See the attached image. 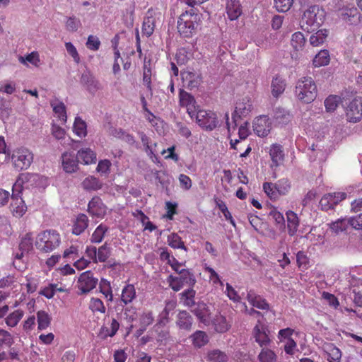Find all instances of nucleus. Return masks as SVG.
I'll return each instance as SVG.
<instances>
[{
  "label": "nucleus",
  "mask_w": 362,
  "mask_h": 362,
  "mask_svg": "<svg viewBox=\"0 0 362 362\" xmlns=\"http://www.w3.org/2000/svg\"><path fill=\"white\" fill-rule=\"evenodd\" d=\"M20 250L23 252H28L33 248V238L29 233L26 234L19 244Z\"/></svg>",
  "instance_id": "774afa93"
},
{
  "label": "nucleus",
  "mask_w": 362,
  "mask_h": 362,
  "mask_svg": "<svg viewBox=\"0 0 362 362\" xmlns=\"http://www.w3.org/2000/svg\"><path fill=\"white\" fill-rule=\"evenodd\" d=\"M177 274L179 276H175L170 274L167 278V282L169 286L174 291H179L185 286H193L195 284V277L189 269H182Z\"/></svg>",
  "instance_id": "39448f33"
},
{
  "label": "nucleus",
  "mask_w": 362,
  "mask_h": 362,
  "mask_svg": "<svg viewBox=\"0 0 362 362\" xmlns=\"http://www.w3.org/2000/svg\"><path fill=\"white\" fill-rule=\"evenodd\" d=\"M11 160L16 170H26L33 161V153L27 148H17L13 151Z\"/></svg>",
  "instance_id": "423d86ee"
},
{
  "label": "nucleus",
  "mask_w": 362,
  "mask_h": 362,
  "mask_svg": "<svg viewBox=\"0 0 362 362\" xmlns=\"http://www.w3.org/2000/svg\"><path fill=\"white\" fill-rule=\"evenodd\" d=\"M325 11L317 5L307 9L300 21L301 29L308 33L317 30L325 20Z\"/></svg>",
  "instance_id": "f257e3e1"
},
{
  "label": "nucleus",
  "mask_w": 362,
  "mask_h": 362,
  "mask_svg": "<svg viewBox=\"0 0 362 362\" xmlns=\"http://www.w3.org/2000/svg\"><path fill=\"white\" fill-rule=\"evenodd\" d=\"M191 338L194 346L198 348L204 346L209 342V337L204 331H196Z\"/></svg>",
  "instance_id": "ea45409f"
},
{
  "label": "nucleus",
  "mask_w": 362,
  "mask_h": 362,
  "mask_svg": "<svg viewBox=\"0 0 362 362\" xmlns=\"http://www.w3.org/2000/svg\"><path fill=\"white\" fill-rule=\"evenodd\" d=\"M347 120L356 123L362 119V98L356 97L347 104L346 107Z\"/></svg>",
  "instance_id": "9b49d317"
},
{
  "label": "nucleus",
  "mask_w": 362,
  "mask_h": 362,
  "mask_svg": "<svg viewBox=\"0 0 362 362\" xmlns=\"http://www.w3.org/2000/svg\"><path fill=\"white\" fill-rule=\"evenodd\" d=\"M247 300L253 307L261 310H269V305L262 296L257 295L253 291L247 292Z\"/></svg>",
  "instance_id": "b1692460"
},
{
  "label": "nucleus",
  "mask_w": 362,
  "mask_h": 362,
  "mask_svg": "<svg viewBox=\"0 0 362 362\" xmlns=\"http://www.w3.org/2000/svg\"><path fill=\"white\" fill-rule=\"evenodd\" d=\"M216 202V206L220 209V211L223 213L225 218L230 221V223L233 226H235V221L233 218V216L230 214V212L228 211V207L224 202L222 200L218 199Z\"/></svg>",
  "instance_id": "e2e57ef3"
},
{
  "label": "nucleus",
  "mask_w": 362,
  "mask_h": 362,
  "mask_svg": "<svg viewBox=\"0 0 362 362\" xmlns=\"http://www.w3.org/2000/svg\"><path fill=\"white\" fill-rule=\"evenodd\" d=\"M296 261L298 267L302 270L307 269L310 266L309 258L302 251H300L296 254Z\"/></svg>",
  "instance_id": "052dcab7"
},
{
  "label": "nucleus",
  "mask_w": 362,
  "mask_h": 362,
  "mask_svg": "<svg viewBox=\"0 0 362 362\" xmlns=\"http://www.w3.org/2000/svg\"><path fill=\"white\" fill-rule=\"evenodd\" d=\"M60 243V235L54 230H47L37 235L35 247L42 252L49 253L57 248Z\"/></svg>",
  "instance_id": "7ed1b4c3"
},
{
  "label": "nucleus",
  "mask_w": 362,
  "mask_h": 362,
  "mask_svg": "<svg viewBox=\"0 0 362 362\" xmlns=\"http://www.w3.org/2000/svg\"><path fill=\"white\" fill-rule=\"evenodd\" d=\"M180 105L185 107L189 117L193 119L197 107L195 105L196 101L193 95L184 90H180L179 93Z\"/></svg>",
  "instance_id": "dca6fc26"
},
{
  "label": "nucleus",
  "mask_w": 362,
  "mask_h": 362,
  "mask_svg": "<svg viewBox=\"0 0 362 362\" xmlns=\"http://www.w3.org/2000/svg\"><path fill=\"white\" fill-rule=\"evenodd\" d=\"M107 230L108 228L106 226L103 224L99 225L93 233L90 238V242L93 243H101Z\"/></svg>",
  "instance_id": "49530a36"
},
{
  "label": "nucleus",
  "mask_w": 362,
  "mask_h": 362,
  "mask_svg": "<svg viewBox=\"0 0 362 362\" xmlns=\"http://www.w3.org/2000/svg\"><path fill=\"white\" fill-rule=\"evenodd\" d=\"M77 158L81 160L86 164L95 163L96 162V153L90 148H82L78 151Z\"/></svg>",
  "instance_id": "7c9ffc66"
},
{
  "label": "nucleus",
  "mask_w": 362,
  "mask_h": 362,
  "mask_svg": "<svg viewBox=\"0 0 362 362\" xmlns=\"http://www.w3.org/2000/svg\"><path fill=\"white\" fill-rule=\"evenodd\" d=\"M140 139L143 146L145 147V151L147 155L153 159V158H157L156 155V151L152 150V144L151 139L144 132L139 133Z\"/></svg>",
  "instance_id": "8fccbe9b"
},
{
  "label": "nucleus",
  "mask_w": 362,
  "mask_h": 362,
  "mask_svg": "<svg viewBox=\"0 0 362 362\" xmlns=\"http://www.w3.org/2000/svg\"><path fill=\"white\" fill-rule=\"evenodd\" d=\"M18 61L23 64H26V62H28L33 66L38 67L40 64V55L37 52L33 51L31 53L26 55L25 57L22 56L18 57Z\"/></svg>",
  "instance_id": "de8ad7c7"
},
{
  "label": "nucleus",
  "mask_w": 362,
  "mask_h": 362,
  "mask_svg": "<svg viewBox=\"0 0 362 362\" xmlns=\"http://www.w3.org/2000/svg\"><path fill=\"white\" fill-rule=\"evenodd\" d=\"M38 178L39 175L35 173H25L20 174L13 186V192H18V193H21L24 188L28 189L35 186Z\"/></svg>",
  "instance_id": "f8f14e48"
},
{
  "label": "nucleus",
  "mask_w": 362,
  "mask_h": 362,
  "mask_svg": "<svg viewBox=\"0 0 362 362\" xmlns=\"http://www.w3.org/2000/svg\"><path fill=\"white\" fill-rule=\"evenodd\" d=\"M340 98L337 95H329L325 100V108L327 112H333L338 106Z\"/></svg>",
  "instance_id": "0e129e2a"
},
{
  "label": "nucleus",
  "mask_w": 362,
  "mask_h": 362,
  "mask_svg": "<svg viewBox=\"0 0 362 362\" xmlns=\"http://www.w3.org/2000/svg\"><path fill=\"white\" fill-rule=\"evenodd\" d=\"M296 92L301 102L310 103L317 96V86L312 78L303 77L298 81Z\"/></svg>",
  "instance_id": "20e7f679"
},
{
  "label": "nucleus",
  "mask_w": 362,
  "mask_h": 362,
  "mask_svg": "<svg viewBox=\"0 0 362 362\" xmlns=\"http://www.w3.org/2000/svg\"><path fill=\"white\" fill-rule=\"evenodd\" d=\"M151 76L152 71L151 66H147L144 65V72H143V83L147 88L148 90L150 93V95H153V87L151 83Z\"/></svg>",
  "instance_id": "5fc2aeb1"
},
{
  "label": "nucleus",
  "mask_w": 362,
  "mask_h": 362,
  "mask_svg": "<svg viewBox=\"0 0 362 362\" xmlns=\"http://www.w3.org/2000/svg\"><path fill=\"white\" fill-rule=\"evenodd\" d=\"M54 112L57 115V117L64 123L66 122L67 116L66 112V107L62 102L53 101L51 103Z\"/></svg>",
  "instance_id": "c03bdc74"
},
{
  "label": "nucleus",
  "mask_w": 362,
  "mask_h": 362,
  "mask_svg": "<svg viewBox=\"0 0 362 362\" xmlns=\"http://www.w3.org/2000/svg\"><path fill=\"white\" fill-rule=\"evenodd\" d=\"M88 212L93 217L102 218L106 214V206L99 197L95 196L88 204Z\"/></svg>",
  "instance_id": "f3484780"
},
{
  "label": "nucleus",
  "mask_w": 362,
  "mask_h": 362,
  "mask_svg": "<svg viewBox=\"0 0 362 362\" xmlns=\"http://www.w3.org/2000/svg\"><path fill=\"white\" fill-rule=\"evenodd\" d=\"M194 314L200 322L207 325L210 322V311L207 305L204 303H199L193 310Z\"/></svg>",
  "instance_id": "393cba45"
},
{
  "label": "nucleus",
  "mask_w": 362,
  "mask_h": 362,
  "mask_svg": "<svg viewBox=\"0 0 362 362\" xmlns=\"http://www.w3.org/2000/svg\"><path fill=\"white\" fill-rule=\"evenodd\" d=\"M242 13V9L239 5L233 4L227 6V14L230 20H236Z\"/></svg>",
  "instance_id": "69168bd1"
},
{
  "label": "nucleus",
  "mask_w": 362,
  "mask_h": 362,
  "mask_svg": "<svg viewBox=\"0 0 362 362\" xmlns=\"http://www.w3.org/2000/svg\"><path fill=\"white\" fill-rule=\"evenodd\" d=\"M346 198L345 192H333L325 194L320 201V206L322 211H327L333 209L340 202Z\"/></svg>",
  "instance_id": "ddd939ff"
},
{
  "label": "nucleus",
  "mask_w": 362,
  "mask_h": 362,
  "mask_svg": "<svg viewBox=\"0 0 362 362\" xmlns=\"http://www.w3.org/2000/svg\"><path fill=\"white\" fill-rule=\"evenodd\" d=\"M110 256V249L105 243L100 246L97 251V260L100 262H105Z\"/></svg>",
  "instance_id": "680f3d73"
},
{
  "label": "nucleus",
  "mask_w": 362,
  "mask_h": 362,
  "mask_svg": "<svg viewBox=\"0 0 362 362\" xmlns=\"http://www.w3.org/2000/svg\"><path fill=\"white\" fill-rule=\"evenodd\" d=\"M250 134V130H249V123L247 122H244L243 124H242L238 129V136L239 139H230V148L234 150H238V144L240 143L242 140H245Z\"/></svg>",
  "instance_id": "cd10ccee"
},
{
  "label": "nucleus",
  "mask_w": 362,
  "mask_h": 362,
  "mask_svg": "<svg viewBox=\"0 0 362 362\" xmlns=\"http://www.w3.org/2000/svg\"><path fill=\"white\" fill-rule=\"evenodd\" d=\"M18 192H13L11 196V211L16 217H22L27 211V206L21 197H19Z\"/></svg>",
  "instance_id": "a211bd4d"
},
{
  "label": "nucleus",
  "mask_w": 362,
  "mask_h": 362,
  "mask_svg": "<svg viewBox=\"0 0 362 362\" xmlns=\"http://www.w3.org/2000/svg\"><path fill=\"white\" fill-rule=\"evenodd\" d=\"M98 279L94 277L93 273L91 271H86L80 274L78 281L77 287L80 291V294H86L91 291L96 287L98 284Z\"/></svg>",
  "instance_id": "9d476101"
},
{
  "label": "nucleus",
  "mask_w": 362,
  "mask_h": 362,
  "mask_svg": "<svg viewBox=\"0 0 362 362\" xmlns=\"http://www.w3.org/2000/svg\"><path fill=\"white\" fill-rule=\"evenodd\" d=\"M181 78L184 86L189 90L197 88L202 82L201 74L195 71H182Z\"/></svg>",
  "instance_id": "4468645a"
},
{
  "label": "nucleus",
  "mask_w": 362,
  "mask_h": 362,
  "mask_svg": "<svg viewBox=\"0 0 362 362\" xmlns=\"http://www.w3.org/2000/svg\"><path fill=\"white\" fill-rule=\"evenodd\" d=\"M136 298V288L133 284H127L123 287L120 296L121 302L124 305H128L132 303Z\"/></svg>",
  "instance_id": "bb28decb"
},
{
  "label": "nucleus",
  "mask_w": 362,
  "mask_h": 362,
  "mask_svg": "<svg viewBox=\"0 0 362 362\" xmlns=\"http://www.w3.org/2000/svg\"><path fill=\"white\" fill-rule=\"evenodd\" d=\"M212 323L215 330L219 333H224L227 332L230 327L226 317L221 315H216Z\"/></svg>",
  "instance_id": "c9c22d12"
},
{
  "label": "nucleus",
  "mask_w": 362,
  "mask_h": 362,
  "mask_svg": "<svg viewBox=\"0 0 362 362\" xmlns=\"http://www.w3.org/2000/svg\"><path fill=\"white\" fill-rule=\"evenodd\" d=\"M74 132L79 137H85L87 135V125L81 117H76L73 126Z\"/></svg>",
  "instance_id": "37998d69"
},
{
  "label": "nucleus",
  "mask_w": 362,
  "mask_h": 362,
  "mask_svg": "<svg viewBox=\"0 0 362 362\" xmlns=\"http://www.w3.org/2000/svg\"><path fill=\"white\" fill-rule=\"evenodd\" d=\"M81 82L86 86L90 93H95L100 88V84L97 80L88 72L81 76Z\"/></svg>",
  "instance_id": "473e14b6"
},
{
  "label": "nucleus",
  "mask_w": 362,
  "mask_h": 362,
  "mask_svg": "<svg viewBox=\"0 0 362 362\" xmlns=\"http://www.w3.org/2000/svg\"><path fill=\"white\" fill-rule=\"evenodd\" d=\"M271 122L269 117L261 115L255 118L253 122V130L258 136H266L270 132Z\"/></svg>",
  "instance_id": "2eb2a0df"
},
{
  "label": "nucleus",
  "mask_w": 362,
  "mask_h": 362,
  "mask_svg": "<svg viewBox=\"0 0 362 362\" xmlns=\"http://www.w3.org/2000/svg\"><path fill=\"white\" fill-rule=\"evenodd\" d=\"M78 158L74 153L65 152L62 154V166L65 172H75L78 168Z\"/></svg>",
  "instance_id": "6ab92c4d"
},
{
  "label": "nucleus",
  "mask_w": 362,
  "mask_h": 362,
  "mask_svg": "<svg viewBox=\"0 0 362 362\" xmlns=\"http://www.w3.org/2000/svg\"><path fill=\"white\" fill-rule=\"evenodd\" d=\"M38 329H45L50 325V317L49 315L43 310H40L37 313Z\"/></svg>",
  "instance_id": "3c124183"
},
{
  "label": "nucleus",
  "mask_w": 362,
  "mask_h": 362,
  "mask_svg": "<svg viewBox=\"0 0 362 362\" xmlns=\"http://www.w3.org/2000/svg\"><path fill=\"white\" fill-rule=\"evenodd\" d=\"M177 305V303L175 300H169L165 303V306L160 315V319L158 320V324L165 325L168 322V316L170 312L173 310Z\"/></svg>",
  "instance_id": "a19ab883"
},
{
  "label": "nucleus",
  "mask_w": 362,
  "mask_h": 362,
  "mask_svg": "<svg viewBox=\"0 0 362 362\" xmlns=\"http://www.w3.org/2000/svg\"><path fill=\"white\" fill-rule=\"evenodd\" d=\"M200 17L194 8L182 13L177 21V30L184 37H190L195 32Z\"/></svg>",
  "instance_id": "f03ea898"
},
{
  "label": "nucleus",
  "mask_w": 362,
  "mask_h": 362,
  "mask_svg": "<svg viewBox=\"0 0 362 362\" xmlns=\"http://www.w3.org/2000/svg\"><path fill=\"white\" fill-rule=\"evenodd\" d=\"M100 292L104 295L107 302L113 300V293L111 284L109 281L105 279H101L99 283Z\"/></svg>",
  "instance_id": "58836bf2"
},
{
  "label": "nucleus",
  "mask_w": 362,
  "mask_h": 362,
  "mask_svg": "<svg viewBox=\"0 0 362 362\" xmlns=\"http://www.w3.org/2000/svg\"><path fill=\"white\" fill-rule=\"evenodd\" d=\"M103 182L97 177L89 175L81 182L82 187L86 191H98L103 187Z\"/></svg>",
  "instance_id": "c85d7f7f"
},
{
  "label": "nucleus",
  "mask_w": 362,
  "mask_h": 362,
  "mask_svg": "<svg viewBox=\"0 0 362 362\" xmlns=\"http://www.w3.org/2000/svg\"><path fill=\"white\" fill-rule=\"evenodd\" d=\"M89 220L84 214H80L74 223L72 233L74 235H81L88 226Z\"/></svg>",
  "instance_id": "a878e982"
},
{
  "label": "nucleus",
  "mask_w": 362,
  "mask_h": 362,
  "mask_svg": "<svg viewBox=\"0 0 362 362\" xmlns=\"http://www.w3.org/2000/svg\"><path fill=\"white\" fill-rule=\"evenodd\" d=\"M153 10L152 8H149L147 11L146 16L144 18L143 21L141 31L144 35L147 37H150L155 28V18L153 17Z\"/></svg>",
  "instance_id": "5701e85b"
},
{
  "label": "nucleus",
  "mask_w": 362,
  "mask_h": 362,
  "mask_svg": "<svg viewBox=\"0 0 362 362\" xmlns=\"http://www.w3.org/2000/svg\"><path fill=\"white\" fill-rule=\"evenodd\" d=\"M204 269L205 272L209 274V280L212 281L214 284H220V286H223V283L221 280L219 275L216 273V272L211 268V267L205 264L204 267Z\"/></svg>",
  "instance_id": "338daca9"
},
{
  "label": "nucleus",
  "mask_w": 362,
  "mask_h": 362,
  "mask_svg": "<svg viewBox=\"0 0 362 362\" xmlns=\"http://www.w3.org/2000/svg\"><path fill=\"white\" fill-rule=\"evenodd\" d=\"M269 155L272 162L278 165L284 160V158L282 146L279 144H273L270 148Z\"/></svg>",
  "instance_id": "e433bc0d"
},
{
  "label": "nucleus",
  "mask_w": 362,
  "mask_h": 362,
  "mask_svg": "<svg viewBox=\"0 0 362 362\" xmlns=\"http://www.w3.org/2000/svg\"><path fill=\"white\" fill-rule=\"evenodd\" d=\"M89 308L93 313H100L103 314L106 311V308L103 302L98 298L93 297L90 298Z\"/></svg>",
  "instance_id": "603ef678"
},
{
  "label": "nucleus",
  "mask_w": 362,
  "mask_h": 362,
  "mask_svg": "<svg viewBox=\"0 0 362 362\" xmlns=\"http://www.w3.org/2000/svg\"><path fill=\"white\" fill-rule=\"evenodd\" d=\"M167 241L168 245L173 249H182L185 251L187 250L181 237L175 233L170 234L168 236Z\"/></svg>",
  "instance_id": "79ce46f5"
},
{
  "label": "nucleus",
  "mask_w": 362,
  "mask_h": 362,
  "mask_svg": "<svg viewBox=\"0 0 362 362\" xmlns=\"http://www.w3.org/2000/svg\"><path fill=\"white\" fill-rule=\"evenodd\" d=\"M253 109L252 103L249 97L243 98L236 104L234 112L232 115V119L234 123L233 129L237 127L239 119L247 117Z\"/></svg>",
  "instance_id": "1a4fd4ad"
},
{
  "label": "nucleus",
  "mask_w": 362,
  "mask_h": 362,
  "mask_svg": "<svg viewBox=\"0 0 362 362\" xmlns=\"http://www.w3.org/2000/svg\"><path fill=\"white\" fill-rule=\"evenodd\" d=\"M323 351L327 355L329 362H340L341 351L334 344L326 342L322 345Z\"/></svg>",
  "instance_id": "412c9836"
},
{
  "label": "nucleus",
  "mask_w": 362,
  "mask_h": 362,
  "mask_svg": "<svg viewBox=\"0 0 362 362\" xmlns=\"http://www.w3.org/2000/svg\"><path fill=\"white\" fill-rule=\"evenodd\" d=\"M349 226H351V218H339L336 221H333L329 224V229L336 234L346 230Z\"/></svg>",
  "instance_id": "2f4dec72"
},
{
  "label": "nucleus",
  "mask_w": 362,
  "mask_h": 362,
  "mask_svg": "<svg viewBox=\"0 0 362 362\" xmlns=\"http://www.w3.org/2000/svg\"><path fill=\"white\" fill-rule=\"evenodd\" d=\"M253 334L255 341L260 346H266L270 342V339L265 332L260 328V320H258V324L253 329Z\"/></svg>",
  "instance_id": "c756f323"
},
{
  "label": "nucleus",
  "mask_w": 362,
  "mask_h": 362,
  "mask_svg": "<svg viewBox=\"0 0 362 362\" xmlns=\"http://www.w3.org/2000/svg\"><path fill=\"white\" fill-rule=\"evenodd\" d=\"M24 316V311L21 309L15 310L9 313L5 318V323L9 327H15Z\"/></svg>",
  "instance_id": "f704fd0d"
},
{
  "label": "nucleus",
  "mask_w": 362,
  "mask_h": 362,
  "mask_svg": "<svg viewBox=\"0 0 362 362\" xmlns=\"http://www.w3.org/2000/svg\"><path fill=\"white\" fill-rule=\"evenodd\" d=\"M176 325L180 329L189 331L193 325V318L187 311H180L177 315Z\"/></svg>",
  "instance_id": "4be33fe9"
},
{
  "label": "nucleus",
  "mask_w": 362,
  "mask_h": 362,
  "mask_svg": "<svg viewBox=\"0 0 362 362\" xmlns=\"http://www.w3.org/2000/svg\"><path fill=\"white\" fill-rule=\"evenodd\" d=\"M56 291H64V289L59 288L57 284H50L48 286L45 287L40 292V293L48 299L52 298Z\"/></svg>",
  "instance_id": "bf43d9fd"
},
{
  "label": "nucleus",
  "mask_w": 362,
  "mask_h": 362,
  "mask_svg": "<svg viewBox=\"0 0 362 362\" xmlns=\"http://www.w3.org/2000/svg\"><path fill=\"white\" fill-rule=\"evenodd\" d=\"M285 82L282 79L276 77L272 80V94L275 97H278L280 94H281L285 89Z\"/></svg>",
  "instance_id": "864d4df0"
},
{
  "label": "nucleus",
  "mask_w": 362,
  "mask_h": 362,
  "mask_svg": "<svg viewBox=\"0 0 362 362\" xmlns=\"http://www.w3.org/2000/svg\"><path fill=\"white\" fill-rule=\"evenodd\" d=\"M194 117L199 126L204 129L211 131L217 127L216 115L211 110H197Z\"/></svg>",
  "instance_id": "6e6552de"
},
{
  "label": "nucleus",
  "mask_w": 362,
  "mask_h": 362,
  "mask_svg": "<svg viewBox=\"0 0 362 362\" xmlns=\"http://www.w3.org/2000/svg\"><path fill=\"white\" fill-rule=\"evenodd\" d=\"M290 188L289 182L284 179L279 180L276 184L272 182H264L263 184L264 192L272 200H276L279 195L286 194Z\"/></svg>",
  "instance_id": "0eeeda50"
},
{
  "label": "nucleus",
  "mask_w": 362,
  "mask_h": 362,
  "mask_svg": "<svg viewBox=\"0 0 362 362\" xmlns=\"http://www.w3.org/2000/svg\"><path fill=\"white\" fill-rule=\"evenodd\" d=\"M294 330L291 328H286L279 330L278 339L280 341H288L289 343L284 346V350L288 354H293L294 351V341L291 338Z\"/></svg>",
  "instance_id": "aec40b11"
},
{
  "label": "nucleus",
  "mask_w": 362,
  "mask_h": 362,
  "mask_svg": "<svg viewBox=\"0 0 362 362\" xmlns=\"http://www.w3.org/2000/svg\"><path fill=\"white\" fill-rule=\"evenodd\" d=\"M327 37V30H319L310 37V44L314 47L322 45Z\"/></svg>",
  "instance_id": "09e8293b"
},
{
  "label": "nucleus",
  "mask_w": 362,
  "mask_h": 362,
  "mask_svg": "<svg viewBox=\"0 0 362 362\" xmlns=\"http://www.w3.org/2000/svg\"><path fill=\"white\" fill-rule=\"evenodd\" d=\"M330 60L329 51L322 49L314 57L313 64L316 67L326 66L329 64Z\"/></svg>",
  "instance_id": "4c0bfd02"
},
{
  "label": "nucleus",
  "mask_w": 362,
  "mask_h": 362,
  "mask_svg": "<svg viewBox=\"0 0 362 362\" xmlns=\"http://www.w3.org/2000/svg\"><path fill=\"white\" fill-rule=\"evenodd\" d=\"M258 359L260 362H275L276 355L272 350L264 348L258 355Z\"/></svg>",
  "instance_id": "6e6d98bb"
},
{
  "label": "nucleus",
  "mask_w": 362,
  "mask_h": 362,
  "mask_svg": "<svg viewBox=\"0 0 362 362\" xmlns=\"http://www.w3.org/2000/svg\"><path fill=\"white\" fill-rule=\"evenodd\" d=\"M195 295L196 291L192 288L186 289L179 294L180 299L184 305L189 308H192L195 305Z\"/></svg>",
  "instance_id": "72a5a7b5"
},
{
  "label": "nucleus",
  "mask_w": 362,
  "mask_h": 362,
  "mask_svg": "<svg viewBox=\"0 0 362 362\" xmlns=\"http://www.w3.org/2000/svg\"><path fill=\"white\" fill-rule=\"evenodd\" d=\"M154 321L153 313L151 310H144L139 317V325L148 327Z\"/></svg>",
  "instance_id": "13d9d810"
},
{
  "label": "nucleus",
  "mask_w": 362,
  "mask_h": 362,
  "mask_svg": "<svg viewBox=\"0 0 362 362\" xmlns=\"http://www.w3.org/2000/svg\"><path fill=\"white\" fill-rule=\"evenodd\" d=\"M13 343V335L8 331L0 328V346H11Z\"/></svg>",
  "instance_id": "4d7b16f0"
},
{
  "label": "nucleus",
  "mask_w": 362,
  "mask_h": 362,
  "mask_svg": "<svg viewBox=\"0 0 362 362\" xmlns=\"http://www.w3.org/2000/svg\"><path fill=\"white\" fill-rule=\"evenodd\" d=\"M207 360L210 362H227L228 357L225 352L214 349L208 353Z\"/></svg>",
  "instance_id": "a18cd8bd"
}]
</instances>
